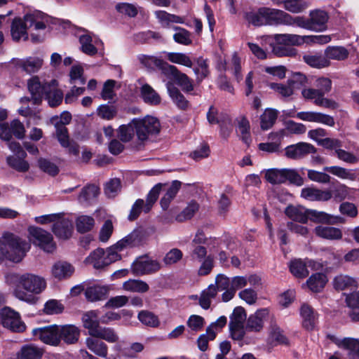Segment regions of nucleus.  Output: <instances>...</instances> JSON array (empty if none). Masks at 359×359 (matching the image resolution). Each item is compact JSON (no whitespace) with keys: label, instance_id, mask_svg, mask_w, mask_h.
Returning <instances> with one entry per match:
<instances>
[{"label":"nucleus","instance_id":"53","mask_svg":"<svg viewBox=\"0 0 359 359\" xmlns=\"http://www.w3.org/2000/svg\"><path fill=\"white\" fill-rule=\"evenodd\" d=\"M139 320L144 325L151 327H157L160 321L157 316L149 311H141L138 313Z\"/></svg>","mask_w":359,"mask_h":359},{"label":"nucleus","instance_id":"15","mask_svg":"<svg viewBox=\"0 0 359 359\" xmlns=\"http://www.w3.org/2000/svg\"><path fill=\"white\" fill-rule=\"evenodd\" d=\"M316 151V149L312 144L306 142H299L287 147L285 155L290 158L299 159L310 154H314Z\"/></svg>","mask_w":359,"mask_h":359},{"label":"nucleus","instance_id":"38","mask_svg":"<svg viewBox=\"0 0 359 359\" xmlns=\"http://www.w3.org/2000/svg\"><path fill=\"white\" fill-rule=\"evenodd\" d=\"M238 123V130L241 135L243 142L248 146L252 142L250 136V122L245 116H240L236 119Z\"/></svg>","mask_w":359,"mask_h":359},{"label":"nucleus","instance_id":"11","mask_svg":"<svg viewBox=\"0 0 359 359\" xmlns=\"http://www.w3.org/2000/svg\"><path fill=\"white\" fill-rule=\"evenodd\" d=\"M246 320V313L242 307L234 309L230 316L229 330L232 338L240 340L243 339L245 332L244 322Z\"/></svg>","mask_w":359,"mask_h":359},{"label":"nucleus","instance_id":"52","mask_svg":"<svg viewBox=\"0 0 359 359\" xmlns=\"http://www.w3.org/2000/svg\"><path fill=\"white\" fill-rule=\"evenodd\" d=\"M334 288L339 290H344L347 288H353L356 287V281L353 278L345 276L339 275L334 279Z\"/></svg>","mask_w":359,"mask_h":359},{"label":"nucleus","instance_id":"61","mask_svg":"<svg viewBox=\"0 0 359 359\" xmlns=\"http://www.w3.org/2000/svg\"><path fill=\"white\" fill-rule=\"evenodd\" d=\"M135 128L133 125V120L128 125H122L118 130V137L122 142H127L132 140L134 136Z\"/></svg>","mask_w":359,"mask_h":359},{"label":"nucleus","instance_id":"13","mask_svg":"<svg viewBox=\"0 0 359 359\" xmlns=\"http://www.w3.org/2000/svg\"><path fill=\"white\" fill-rule=\"evenodd\" d=\"M32 334L34 337L46 344L57 346L60 344L58 325L35 328L32 330Z\"/></svg>","mask_w":359,"mask_h":359},{"label":"nucleus","instance_id":"24","mask_svg":"<svg viewBox=\"0 0 359 359\" xmlns=\"http://www.w3.org/2000/svg\"><path fill=\"white\" fill-rule=\"evenodd\" d=\"M328 15L323 11H313L310 13L309 23L311 30L321 32L326 29Z\"/></svg>","mask_w":359,"mask_h":359},{"label":"nucleus","instance_id":"28","mask_svg":"<svg viewBox=\"0 0 359 359\" xmlns=\"http://www.w3.org/2000/svg\"><path fill=\"white\" fill-rule=\"evenodd\" d=\"M74 272L73 266L66 262H58L52 268L53 276L59 280L69 278Z\"/></svg>","mask_w":359,"mask_h":359},{"label":"nucleus","instance_id":"1","mask_svg":"<svg viewBox=\"0 0 359 359\" xmlns=\"http://www.w3.org/2000/svg\"><path fill=\"white\" fill-rule=\"evenodd\" d=\"M57 86L58 83L55 79L46 81L39 76H32L27 81V88L31 98L24 97L20 99V102L23 103L31 100L34 104H39L45 99L50 107H57L62 103L64 97L62 91Z\"/></svg>","mask_w":359,"mask_h":359},{"label":"nucleus","instance_id":"42","mask_svg":"<svg viewBox=\"0 0 359 359\" xmlns=\"http://www.w3.org/2000/svg\"><path fill=\"white\" fill-rule=\"evenodd\" d=\"M327 278L324 273H316L313 274L306 281L309 289L314 292H320L325 285Z\"/></svg>","mask_w":359,"mask_h":359},{"label":"nucleus","instance_id":"16","mask_svg":"<svg viewBox=\"0 0 359 359\" xmlns=\"http://www.w3.org/2000/svg\"><path fill=\"white\" fill-rule=\"evenodd\" d=\"M296 117L304 121L322 123L331 127L335 123L332 116L316 111H300L297 114Z\"/></svg>","mask_w":359,"mask_h":359},{"label":"nucleus","instance_id":"8","mask_svg":"<svg viewBox=\"0 0 359 359\" xmlns=\"http://www.w3.org/2000/svg\"><path fill=\"white\" fill-rule=\"evenodd\" d=\"M311 39V41L315 43L325 44L331 41L329 35H317L311 36H302L297 34H275L274 39L278 44L287 46H299L304 43L305 39Z\"/></svg>","mask_w":359,"mask_h":359},{"label":"nucleus","instance_id":"26","mask_svg":"<svg viewBox=\"0 0 359 359\" xmlns=\"http://www.w3.org/2000/svg\"><path fill=\"white\" fill-rule=\"evenodd\" d=\"M140 62L146 67H158L163 74H167V71L171 65L155 56L141 55L138 57Z\"/></svg>","mask_w":359,"mask_h":359},{"label":"nucleus","instance_id":"62","mask_svg":"<svg viewBox=\"0 0 359 359\" xmlns=\"http://www.w3.org/2000/svg\"><path fill=\"white\" fill-rule=\"evenodd\" d=\"M205 323V319L198 315H191L187 320V325L191 332H198L202 330Z\"/></svg>","mask_w":359,"mask_h":359},{"label":"nucleus","instance_id":"50","mask_svg":"<svg viewBox=\"0 0 359 359\" xmlns=\"http://www.w3.org/2000/svg\"><path fill=\"white\" fill-rule=\"evenodd\" d=\"M166 58L171 62L191 67L193 62L191 58L182 53L164 52Z\"/></svg>","mask_w":359,"mask_h":359},{"label":"nucleus","instance_id":"4","mask_svg":"<svg viewBox=\"0 0 359 359\" xmlns=\"http://www.w3.org/2000/svg\"><path fill=\"white\" fill-rule=\"evenodd\" d=\"M30 249V243L11 233H5L0 238V262L4 259L18 263Z\"/></svg>","mask_w":359,"mask_h":359},{"label":"nucleus","instance_id":"23","mask_svg":"<svg viewBox=\"0 0 359 359\" xmlns=\"http://www.w3.org/2000/svg\"><path fill=\"white\" fill-rule=\"evenodd\" d=\"M140 95L142 100L149 105L156 106L161 102L159 94L147 83H144L140 87Z\"/></svg>","mask_w":359,"mask_h":359},{"label":"nucleus","instance_id":"56","mask_svg":"<svg viewBox=\"0 0 359 359\" xmlns=\"http://www.w3.org/2000/svg\"><path fill=\"white\" fill-rule=\"evenodd\" d=\"M92 337L102 339L109 343L116 342L118 339L116 333L110 327H100Z\"/></svg>","mask_w":359,"mask_h":359},{"label":"nucleus","instance_id":"3","mask_svg":"<svg viewBox=\"0 0 359 359\" xmlns=\"http://www.w3.org/2000/svg\"><path fill=\"white\" fill-rule=\"evenodd\" d=\"M46 287L44 278L33 273H25L16 280L13 294L20 301L34 304L37 301L35 295L41 293Z\"/></svg>","mask_w":359,"mask_h":359},{"label":"nucleus","instance_id":"43","mask_svg":"<svg viewBox=\"0 0 359 359\" xmlns=\"http://www.w3.org/2000/svg\"><path fill=\"white\" fill-rule=\"evenodd\" d=\"M86 344L95 354L100 357L107 355V346L104 342L93 337H88L86 340Z\"/></svg>","mask_w":359,"mask_h":359},{"label":"nucleus","instance_id":"9","mask_svg":"<svg viewBox=\"0 0 359 359\" xmlns=\"http://www.w3.org/2000/svg\"><path fill=\"white\" fill-rule=\"evenodd\" d=\"M29 239L33 244L39 246L44 251L52 252L55 248L52 235L46 230L30 226L28 229Z\"/></svg>","mask_w":359,"mask_h":359},{"label":"nucleus","instance_id":"63","mask_svg":"<svg viewBox=\"0 0 359 359\" xmlns=\"http://www.w3.org/2000/svg\"><path fill=\"white\" fill-rule=\"evenodd\" d=\"M194 71L196 75L197 81H202L209 74L207 61L203 58H199L197 61V67L194 69Z\"/></svg>","mask_w":359,"mask_h":359},{"label":"nucleus","instance_id":"7","mask_svg":"<svg viewBox=\"0 0 359 359\" xmlns=\"http://www.w3.org/2000/svg\"><path fill=\"white\" fill-rule=\"evenodd\" d=\"M163 186V184L158 183L150 190L147 194L145 205L142 199H137L131 208L130 212L128 215V219L130 220L137 219L140 215L142 209H143L145 212H149L153 205L157 201Z\"/></svg>","mask_w":359,"mask_h":359},{"label":"nucleus","instance_id":"49","mask_svg":"<svg viewBox=\"0 0 359 359\" xmlns=\"http://www.w3.org/2000/svg\"><path fill=\"white\" fill-rule=\"evenodd\" d=\"M43 61L39 57H29L21 60L19 66L27 73L32 74L37 72L42 66Z\"/></svg>","mask_w":359,"mask_h":359},{"label":"nucleus","instance_id":"21","mask_svg":"<svg viewBox=\"0 0 359 359\" xmlns=\"http://www.w3.org/2000/svg\"><path fill=\"white\" fill-rule=\"evenodd\" d=\"M58 332L60 341L63 340L64 342L68 344H75L80 336L79 329L72 325L58 326Z\"/></svg>","mask_w":359,"mask_h":359},{"label":"nucleus","instance_id":"35","mask_svg":"<svg viewBox=\"0 0 359 359\" xmlns=\"http://www.w3.org/2000/svg\"><path fill=\"white\" fill-rule=\"evenodd\" d=\"M43 353V349L34 345H27L18 353V359H41Z\"/></svg>","mask_w":359,"mask_h":359},{"label":"nucleus","instance_id":"41","mask_svg":"<svg viewBox=\"0 0 359 359\" xmlns=\"http://www.w3.org/2000/svg\"><path fill=\"white\" fill-rule=\"evenodd\" d=\"M323 170L342 180L353 181L356 178V175L353 170H348L340 166H326Z\"/></svg>","mask_w":359,"mask_h":359},{"label":"nucleus","instance_id":"6","mask_svg":"<svg viewBox=\"0 0 359 359\" xmlns=\"http://www.w3.org/2000/svg\"><path fill=\"white\" fill-rule=\"evenodd\" d=\"M133 125L137 138L144 141L150 136L158 135L161 130V124L158 118L147 116L144 118H134Z\"/></svg>","mask_w":359,"mask_h":359},{"label":"nucleus","instance_id":"44","mask_svg":"<svg viewBox=\"0 0 359 359\" xmlns=\"http://www.w3.org/2000/svg\"><path fill=\"white\" fill-rule=\"evenodd\" d=\"M348 50L342 46H328L325 51V57L329 61L344 60L348 57Z\"/></svg>","mask_w":359,"mask_h":359},{"label":"nucleus","instance_id":"54","mask_svg":"<svg viewBox=\"0 0 359 359\" xmlns=\"http://www.w3.org/2000/svg\"><path fill=\"white\" fill-rule=\"evenodd\" d=\"M339 347H342L350 351V354L354 357L355 354L359 351V341L353 338H344L341 340H334Z\"/></svg>","mask_w":359,"mask_h":359},{"label":"nucleus","instance_id":"5","mask_svg":"<svg viewBox=\"0 0 359 359\" xmlns=\"http://www.w3.org/2000/svg\"><path fill=\"white\" fill-rule=\"evenodd\" d=\"M279 12L278 9L263 7L245 12L244 18L249 25L255 27L278 25Z\"/></svg>","mask_w":359,"mask_h":359},{"label":"nucleus","instance_id":"25","mask_svg":"<svg viewBox=\"0 0 359 359\" xmlns=\"http://www.w3.org/2000/svg\"><path fill=\"white\" fill-rule=\"evenodd\" d=\"M279 20H278V25L279 24H284L287 25H296L297 26L311 30V26L309 23V19H306L304 17L301 16H297L295 18H292L290 15L288 13L280 11L279 12Z\"/></svg>","mask_w":359,"mask_h":359},{"label":"nucleus","instance_id":"29","mask_svg":"<svg viewBox=\"0 0 359 359\" xmlns=\"http://www.w3.org/2000/svg\"><path fill=\"white\" fill-rule=\"evenodd\" d=\"M312 264L316 263L311 260L304 262L302 259H294L290 264V271L295 277L303 278L309 275L307 264L311 266Z\"/></svg>","mask_w":359,"mask_h":359},{"label":"nucleus","instance_id":"57","mask_svg":"<svg viewBox=\"0 0 359 359\" xmlns=\"http://www.w3.org/2000/svg\"><path fill=\"white\" fill-rule=\"evenodd\" d=\"M199 205L195 201H191L188 205L176 217L178 222H184L190 219L198 210Z\"/></svg>","mask_w":359,"mask_h":359},{"label":"nucleus","instance_id":"12","mask_svg":"<svg viewBox=\"0 0 359 359\" xmlns=\"http://www.w3.org/2000/svg\"><path fill=\"white\" fill-rule=\"evenodd\" d=\"M161 269L159 262L147 256L137 258L131 265V271L135 276H143L157 272Z\"/></svg>","mask_w":359,"mask_h":359},{"label":"nucleus","instance_id":"40","mask_svg":"<svg viewBox=\"0 0 359 359\" xmlns=\"http://www.w3.org/2000/svg\"><path fill=\"white\" fill-rule=\"evenodd\" d=\"M308 210L303 207L288 206L285 209V214L294 221L306 223L308 221Z\"/></svg>","mask_w":359,"mask_h":359},{"label":"nucleus","instance_id":"30","mask_svg":"<svg viewBox=\"0 0 359 359\" xmlns=\"http://www.w3.org/2000/svg\"><path fill=\"white\" fill-rule=\"evenodd\" d=\"M142 233L141 231L135 229L122 240L119 241L115 245V249L121 250L127 246H135L140 243Z\"/></svg>","mask_w":359,"mask_h":359},{"label":"nucleus","instance_id":"22","mask_svg":"<svg viewBox=\"0 0 359 359\" xmlns=\"http://www.w3.org/2000/svg\"><path fill=\"white\" fill-rule=\"evenodd\" d=\"M81 319L83 327L88 330L90 336H93L100 327L101 321L98 311H87L83 314Z\"/></svg>","mask_w":359,"mask_h":359},{"label":"nucleus","instance_id":"59","mask_svg":"<svg viewBox=\"0 0 359 359\" xmlns=\"http://www.w3.org/2000/svg\"><path fill=\"white\" fill-rule=\"evenodd\" d=\"M174 29L176 32L173 35V39L176 43L186 46L191 43V34L189 31L180 27H175Z\"/></svg>","mask_w":359,"mask_h":359},{"label":"nucleus","instance_id":"47","mask_svg":"<svg viewBox=\"0 0 359 359\" xmlns=\"http://www.w3.org/2000/svg\"><path fill=\"white\" fill-rule=\"evenodd\" d=\"M217 294V288L215 285H210L208 288L204 290L199 298V304L203 309H208L211 304V301Z\"/></svg>","mask_w":359,"mask_h":359},{"label":"nucleus","instance_id":"48","mask_svg":"<svg viewBox=\"0 0 359 359\" xmlns=\"http://www.w3.org/2000/svg\"><path fill=\"white\" fill-rule=\"evenodd\" d=\"M95 219L88 215H80L76 219V228L78 232L84 233L93 229Z\"/></svg>","mask_w":359,"mask_h":359},{"label":"nucleus","instance_id":"14","mask_svg":"<svg viewBox=\"0 0 359 359\" xmlns=\"http://www.w3.org/2000/svg\"><path fill=\"white\" fill-rule=\"evenodd\" d=\"M302 95L306 100H313V103L317 106L332 109L337 107V103L334 101L324 97L317 88H304L302 91Z\"/></svg>","mask_w":359,"mask_h":359},{"label":"nucleus","instance_id":"19","mask_svg":"<svg viewBox=\"0 0 359 359\" xmlns=\"http://www.w3.org/2000/svg\"><path fill=\"white\" fill-rule=\"evenodd\" d=\"M166 74L172 76L184 91L190 92L194 90L193 81L187 74L179 71L175 66L170 65Z\"/></svg>","mask_w":359,"mask_h":359},{"label":"nucleus","instance_id":"17","mask_svg":"<svg viewBox=\"0 0 359 359\" xmlns=\"http://www.w3.org/2000/svg\"><path fill=\"white\" fill-rule=\"evenodd\" d=\"M269 311L266 309L257 310L247 319L245 331L259 332L264 327Z\"/></svg>","mask_w":359,"mask_h":359},{"label":"nucleus","instance_id":"2","mask_svg":"<svg viewBox=\"0 0 359 359\" xmlns=\"http://www.w3.org/2000/svg\"><path fill=\"white\" fill-rule=\"evenodd\" d=\"M46 17L39 11L27 14L23 19L15 18L11 27L12 39L15 41H26L30 34L32 41H40V33L46 28Z\"/></svg>","mask_w":359,"mask_h":359},{"label":"nucleus","instance_id":"27","mask_svg":"<svg viewBox=\"0 0 359 359\" xmlns=\"http://www.w3.org/2000/svg\"><path fill=\"white\" fill-rule=\"evenodd\" d=\"M81 49L83 53L88 55H95L97 53V46L102 45L100 40H95L93 43V39L89 34H82L79 37Z\"/></svg>","mask_w":359,"mask_h":359},{"label":"nucleus","instance_id":"60","mask_svg":"<svg viewBox=\"0 0 359 359\" xmlns=\"http://www.w3.org/2000/svg\"><path fill=\"white\" fill-rule=\"evenodd\" d=\"M265 177L273 184L285 183L284 169H269L266 172Z\"/></svg>","mask_w":359,"mask_h":359},{"label":"nucleus","instance_id":"39","mask_svg":"<svg viewBox=\"0 0 359 359\" xmlns=\"http://www.w3.org/2000/svg\"><path fill=\"white\" fill-rule=\"evenodd\" d=\"M107 293V288L104 286L93 285L88 287L85 294L88 300L96 302L104 299Z\"/></svg>","mask_w":359,"mask_h":359},{"label":"nucleus","instance_id":"51","mask_svg":"<svg viewBox=\"0 0 359 359\" xmlns=\"http://www.w3.org/2000/svg\"><path fill=\"white\" fill-rule=\"evenodd\" d=\"M269 138L273 141L271 142L260 143L258 145L259 150L268 153L279 151L281 144V137L278 134H271Z\"/></svg>","mask_w":359,"mask_h":359},{"label":"nucleus","instance_id":"46","mask_svg":"<svg viewBox=\"0 0 359 359\" xmlns=\"http://www.w3.org/2000/svg\"><path fill=\"white\" fill-rule=\"evenodd\" d=\"M123 288L128 292L144 293L149 290V285L143 280L130 279L123 283Z\"/></svg>","mask_w":359,"mask_h":359},{"label":"nucleus","instance_id":"64","mask_svg":"<svg viewBox=\"0 0 359 359\" xmlns=\"http://www.w3.org/2000/svg\"><path fill=\"white\" fill-rule=\"evenodd\" d=\"M8 164L19 172H26L29 170V163L22 159V157L17 158L13 156L7 157Z\"/></svg>","mask_w":359,"mask_h":359},{"label":"nucleus","instance_id":"18","mask_svg":"<svg viewBox=\"0 0 359 359\" xmlns=\"http://www.w3.org/2000/svg\"><path fill=\"white\" fill-rule=\"evenodd\" d=\"M52 231L54 234L60 239H68L71 237L72 233V222L64 217V213L62 212V216L60 219L53 224Z\"/></svg>","mask_w":359,"mask_h":359},{"label":"nucleus","instance_id":"37","mask_svg":"<svg viewBox=\"0 0 359 359\" xmlns=\"http://www.w3.org/2000/svg\"><path fill=\"white\" fill-rule=\"evenodd\" d=\"M301 316L304 327L307 330H313L316 321V314L313 309L307 304H303L301 308Z\"/></svg>","mask_w":359,"mask_h":359},{"label":"nucleus","instance_id":"58","mask_svg":"<svg viewBox=\"0 0 359 359\" xmlns=\"http://www.w3.org/2000/svg\"><path fill=\"white\" fill-rule=\"evenodd\" d=\"M216 337V332L211 327L206 328V333L199 336L197 340L198 348L205 351L208 349L209 341L213 340Z\"/></svg>","mask_w":359,"mask_h":359},{"label":"nucleus","instance_id":"55","mask_svg":"<svg viewBox=\"0 0 359 359\" xmlns=\"http://www.w3.org/2000/svg\"><path fill=\"white\" fill-rule=\"evenodd\" d=\"M278 117V111L268 109L261 116V128L263 130H268L273 126Z\"/></svg>","mask_w":359,"mask_h":359},{"label":"nucleus","instance_id":"20","mask_svg":"<svg viewBox=\"0 0 359 359\" xmlns=\"http://www.w3.org/2000/svg\"><path fill=\"white\" fill-rule=\"evenodd\" d=\"M301 196L311 201H327L332 198V194L329 190H320L313 187H306L302 190Z\"/></svg>","mask_w":359,"mask_h":359},{"label":"nucleus","instance_id":"32","mask_svg":"<svg viewBox=\"0 0 359 359\" xmlns=\"http://www.w3.org/2000/svg\"><path fill=\"white\" fill-rule=\"evenodd\" d=\"M85 263L92 265L97 269H102L106 266L104 250L97 248L92 252L90 255L86 258Z\"/></svg>","mask_w":359,"mask_h":359},{"label":"nucleus","instance_id":"34","mask_svg":"<svg viewBox=\"0 0 359 359\" xmlns=\"http://www.w3.org/2000/svg\"><path fill=\"white\" fill-rule=\"evenodd\" d=\"M303 60L309 66L318 69L324 68L330 65V62L325 55L320 54H306L303 56Z\"/></svg>","mask_w":359,"mask_h":359},{"label":"nucleus","instance_id":"31","mask_svg":"<svg viewBox=\"0 0 359 359\" xmlns=\"http://www.w3.org/2000/svg\"><path fill=\"white\" fill-rule=\"evenodd\" d=\"M182 183L180 181L175 180L172 182L171 185L168 188L165 194L161 198L160 204L163 210H167L171 201L175 198L178 193Z\"/></svg>","mask_w":359,"mask_h":359},{"label":"nucleus","instance_id":"33","mask_svg":"<svg viewBox=\"0 0 359 359\" xmlns=\"http://www.w3.org/2000/svg\"><path fill=\"white\" fill-rule=\"evenodd\" d=\"M315 232L317 236L325 239L339 240L342 237L341 231L332 226H318L316 227Z\"/></svg>","mask_w":359,"mask_h":359},{"label":"nucleus","instance_id":"36","mask_svg":"<svg viewBox=\"0 0 359 359\" xmlns=\"http://www.w3.org/2000/svg\"><path fill=\"white\" fill-rule=\"evenodd\" d=\"M100 189L94 184H89L83 187L78 196V201L80 203H88L94 200L98 196Z\"/></svg>","mask_w":359,"mask_h":359},{"label":"nucleus","instance_id":"45","mask_svg":"<svg viewBox=\"0 0 359 359\" xmlns=\"http://www.w3.org/2000/svg\"><path fill=\"white\" fill-rule=\"evenodd\" d=\"M167 89L170 98L179 108L184 109L188 107V101L178 88L171 83H168Z\"/></svg>","mask_w":359,"mask_h":359},{"label":"nucleus","instance_id":"10","mask_svg":"<svg viewBox=\"0 0 359 359\" xmlns=\"http://www.w3.org/2000/svg\"><path fill=\"white\" fill-rule=\"evenodd\" d=\"M1 323L4 327L15 332L25 330L26 325L22 321L18 312L10 307H4L1 310Z\"/></svg>","mask_w":359,"mask_h":359}]
</instances>
